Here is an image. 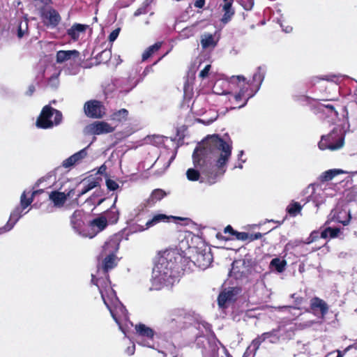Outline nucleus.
Listing matches in <instances>:
<instances>
[{
	"instance_id": "nucleus-1",
	"label": "nucleus",
	"mask_w": 357,
	"mask_h": 357,
	"mask_svg": "<svg viewBox=\"0 0 357 357\" xmlns=\"http://www.w3.org/2000/svg\"><path fill=\"white\" fill-rule=\"evenodd\" d=\"M231 151L230 139L226 140L218 135L207 136L192 154L194 165L199 169L202 176L198 170L190 168L186 172L187 178L190 181L214 184L225 174Z\"/></svg>"
},
{
	"instance_id": "nucleus-2",
	"label": "nucleus",
	"mask_w": 357,
	"mask_h": 357,
	"mask_svg": "<svg viewBox=\"0 0 357 357\" xmlns=\"http://www.w3.org/2000/svg\"><path fill=\"white\" fill-rule=\"evenodd\" d=\"M117 264L116 255H105L102 266H98L96 275H91V282L99 289L102 299L119 329L126 333V328L132 324L128 319V311L116 296L111 287L108 272Z\"/></svg>"
},
{
	"instance_id": "nucleus-3",
	"label": "nucleus",
	"mask_w": 357,
	"mask_h": 357,
	"mask_svg": "<svg viewBox=\"0 0 357 357\" xmlns=\"http://www.w3.org/2000/svg\"><path fill=\"white\" fill-rule=\"evenodd\" d=\"M190 260L179 253L172 250L165 252L155 265L152 271V287L151 290H159L164 286H172L178 280L181 271H185L184 263Z\"/></svg>"
},
{
	"instance_id": "nucleus-4",
	"label": "nucleus",
	"mask_w": 357,
	"mask_h": 357,
	"mask_svg": "<svg viewBox=\"0 0 357 357\" xmlns=\"http://www.w3.org/2000/svg\"><path fill=\"white\" fill-rule=\"evenodd\" d=\"M136 342L142 346L152 348L158 351L164 356L171 355L172 357H181L174 344L162 337L157 336V343H155V333L152 328L143 324L135 326Z\"/></svg>"
},
{
	"instance_id": "nucleus-5",
	"label": "nucleus",
	"mask_w": 357,
	"mask_h": 357,
	"mask_svg": "<svg viewBox=\"0 0 357 357\" xmlns=\"http://www.w3.org/2000/svg\"><path fill=\"white\" fill-rule=\"evenodd\" d=\"M166 192L162 189H155L151 192L149 197L145 200V202L139 205L136 209H135V221L130 226V229L133 232H141L144 231L155 225L158 224L160 222H167L169 219V217L164 214H157L155 215L152 218L148 220L144 225H142L139 223L142 220L141 215L144 214H141L142 211H144V208L146 207H152L154 206L158 202L160 201L166 196Z\"/></svg>"
},
{
	"instance_id": "nucleus-6",
	"label": "nucleus",
	"mask_w": 357,
	"mask_h": 357,
	"mask_svg": "<svg viewBox=\"0 0 357 357\" xmlns=\"http://www.w3.org/2000/svg\"><path fill=\"white\" fill-rule=\"evenodd\" d=\"M197 329L202 333L197 337L195 343L201 349L202 357H218V344H222L217 340L211 330V326L206 321L198 323Z\"/></svg>"
},
{
	"instance_id": "nucleus-7",
	"label": "nucleus",
	"mask_w": 357,
	"mask_h": 357,
	"mask_svg": "<svg viewBox=\"0 0 357 357\" xmlns=\"http://www.w3.org/2000/svg\"><path fill=\"white\" fill-rule=\"evenodd\" d=\"M193 255L188 259L189 263H184L185 270L187 267L190 268V264L198 266L202 269L208 268L213 261V256L211 252V248L202 244L200 247L193 248Z\"/></svg>"
},
{
	"instance_id": "nucleus-8",
	"label": "nucleus",
	"mask_w": 357,
	"mask_h": 357,
	"mask_svg": "<svg viewBox=\"0 0 357 357\" xmlns=\"http://www.w3.org/2000/svg\"><path fill=\"white\" fill-rule=\"evenodd\" d=\"M62 120V114L60 111L49 105L43 107L40 115L37 119L36 126L40 128L47 129L60 124Z\"/></svg>"
},
{
	"instance_id": "nucleus-9",
	"label": "nucleus",
	"mask_w": 357,
	"mask_h": 357,
	"mask_svg": "<svg viewBox=\"0 0 357 357\" xmlns=\"http://www.w3.org/2000/svg\"><path fill=\"white\" fill-rule=\"evenodd\" d=\"M344 135L340 131L333 130L327 135H323L318 144L321 150L336 151L343 147Z\"/></svg>"
},
{
	"instance_id": "nucleus-10",
	"label": "nucleus",
	"mask_w": 357,
	"mask_h": 357,
	"mask_svg": "<svg viewBox=\"0 0 357 357\" xmlns=\"http://www.w3.org/2000/svg\"><path fill=\"white\" fill-rule=\"evenodd\" d=\"M85 214L82 211L76 210L70 217V225L75 233L82 237L92 238L96 236L95 232H89L88 227L84 225Z\"/></svg>"
},
{
	"instance_id": "nucleus-11",
	"label": "nucleus",
	"mask_w": 357,
	"mask_h": 357,
	"mask_svg": "<svg viewBox=\"0 0 357 357\" xmlns=\"http://www.w3.org/2000/svg\"><path fill=\"white\" fill-rule=\"evenodd\" d=\"M266 74V68L264 66H259L256 69V71L252 75V80H250L246 82L248 85L247 88L250 91L248 97L245 99L244 103L238 107H243L248 102V100L253 97L257 91L259 90L261 85L264 79Z\"/></svg>"
},
{
	"instance_id": "nucleus-12",
	"label": "nucleus",
	"mask_w": 357,
	"mask_h": 357,
	"mask_svg": "<svg viewBox=\"0 0 357 357\" xmlns=\"http://www.w3.org/2000/svg\"><path fill=\"white\" fill-rule=\"evenodd\" d=\"M219 84V82L215 83L213 86V91L217 94H227L229 95V101L231 103V106L230 107L231 109L238 108V106L243 105L245 100V99L248 97L250 91L248 88L241 87L239 92L236 94H231V93H225L224 91H220L218 89Z\"/></svg>"
},
{
	"instance_id": "nucleus-13",
	"label": "nucleus",
	"mask_w": 357,
	"mask_h": 357,
	"mask_svg": "<svg viewBox=\"0 0 357 357\" xmlns=\"http://www.w3.org/2000/svg\"><path fill=\"white\" fill-rule=\"evenodd\" d=\"M84 111L86 116L92 119H102L106 113L104 105L96 100L86 102L84 105Z\"/></svg>"
},
{
	"instance_id": "nucleus-14",
	"label": "nucleus",
	"mask_w": 357,
	"mask_h": 357,
	"mask_svg": "<svg viewBox=\"0 0 357 357\" xmlns=\"http://www.w3.org/2000/svg\"><path fill=\"white\" fill-rule=\"evenodd\" d=\"M114 128L105 121H95L86 126L84 133L87 135H100L111 133Z\"/></svg>"
},
{
	"instance_id": "nucleus-15",
	"label": "nucleus",
	"mask_w": 357,
	"mask_h": 357,
	"mask_svg": "<svg viewBox=\"0 0 357 357\" xmlns=\"http://www.w3.org/2000/svg\"><path fill=\"white\" fill-rule=\"evenodd\" d=\"M312 188V192L311 195L307 198L306 202L312 201L317 208H319L320 205L324 203L325 199L328 195L333 196V193H328L327 191L331 189V188H322L321 187H317L316 188L314 186H308L307 190Z\"/></svg>"
},
{
	"instance_id": "nucleus-16",
	"label": "nucleus",
	"mask_w": 357,
	"mask_h": 357,
	"mask_svg": "<svg viewBox=\"0 0 357 357\" xmlns=\"http://www.w3.org/2000/svg\"><path fill=\"white\" fill-rule=\"evenodd\" d=\"M351 219L349 213L345 210L335 209L331 211L328 217V220L325 225H328L331 222H336L347 225L349 224Z\"/></svg>"
},
{
	"instance_id": "nucleus-17",
	"label": "nucleus",
	"mask_w": 357,
	"mask_h": 357,
	"mask_svg": "<svg viewBox=\"0 0 357 357\" xmlns=\"http://www.w3.org/2000/svg\"><path fill=\"white\" fill-rule=\"evenodd\" d=\"M41 17L46 25L54 28L56 27L61 21V17L59 13L54 8H47L41 11Z\"/></svg>"
},
{
	"instance_id": "nucleus-18",
	"label": "nucleus",
	"mask_w": 357,
	"mask_h": 357,
	"mask_svg": "<svg viewBox=\"0 0 357 357\" xmlns=\"http://www.w3.org/2000/svg\"><path fill=\"white\" fill-rule=\"evenodd\" d=\"M239 293V289L237 287H229L222 291L218 298V303L220 307H225L226 304L235 300L236 296Z\"/></svg>"
},
{
	"instance_id": "nucleus-19",
	"label": "nucleus",
	"mask_w": 357,
	"mask_h": 357,
	"mask_svg": "<svg viewBox=\"0 0 357 357\" xmlns=\"http://www.w3.org/2000/svg\"><path fill=\"white\" fill-rule=\"evenodd\" d=\"M138 81L132 77L121 78L115 80L114 86L120 93H128L138 84Z\"/></svg>"
},
{
	"instance_id": "nucleus-20",
	"label": "nucleus",
	"mask_w": 357,
	"mask_h": 357,
	"mask_svg": "<svg viewBox=\"0 0 357 357\" xmlns=\"http://www.w3.org/2000/svg\"><path fill=\"white\" fill-rule=\"evenodd\" d=\"M120 239L117 236L109 238L103 245L102 255H116V252L119 248Z\"/></svg>"
},
{
	"instance_id": "nucleus-21",
	"label": "nucleus",
	"mask_w": 357,
	"mask_h": 357,
	"mask_svg": "<svg viewBox=\"0 0 357 357\" xmlns=\"http://www.w3.org/2000/svg\"><path fill=\"white\" fill-rule=\"evenodd\" d=\"M89 146L90 144L64 160L62 166L65 168H69L81 162L87 155V149Z\"/></svg>"
},
{
	"instance_id": "nucleus-22",
	"label": "nucleus",
	"mask_w": 357,
	"mask_h": 357,
	"mask_svg": "<svg viewBox=\"0 0 357 357\" xmlns=\"http://www.w3.org/2000/svg\"><path fill=\"white\" fill-rule=\"evenodd\" d=\"M22 210L23 209L22 208L17 206L12 211L6 225L4 227L0 228V234L7 232L13 228L15 225L22 217Z\"/></svg>"
},
{
	"instance_id": "nucleus-23",
	"label": "nucleus",
	"mask_w": 357,
	"mask_h": 357,
	"mask_svg": "<svg viewBox=\"0 0 357 357\" xmlns=\"http://www.w3.org/2000/svg\"><path fill=\"white\" fill-rule=\"evenodd\" d=\"M75 188H72L67 193L65 192L53 191L50 194V199L54 203L56 206H62L67 197L73 195Z\"/></svg>"
},
{
	"instance_id": "nucleus-24",
	"label": "nucleus",
	"mask_w": 357,
	"mask_h": 357,
	"mask_svg": "<svg viewBox=\"0 0 357 357\" xmlns=\"http://www.w3.org/2000/svg\"><path fill=\"white\" fill-rule=\"evenodd\" d=\"M310 309L315 315H317V310L320 311L321 317H324L328 311L327 303L318 297H314L310 300Z\"/></svg>"
},
{
	"instance_id": "nucleus-25",
	"label": "nucleus",
	"mask_w": 357,
	"mask_h": 357,
	"mask_svg": "<svg viewBox=\"0 0 357 357\" xmlns=\"http://www.w3.org/2000/svg\"><path fill=\"white\" fill-rule=\"evenodd\" d=\"M79 56V52L77 50H59L56 54V61L58 63L73 60L76 61Z\"/></svg>"
},
{
	"instance_id": "nucleus-26",
	"label": "nucleus",
	"mask_w": 357,
	"mask_h": 357,
	"mask_svg": "<svg viewBox=\"0 0 357 357\" xmlns=\"http://www.w3.org/2000/svg\"><path fill=\"white\" fill-rule=\"evenodd\" d=\"M107 225V222L105 217L102 215L94 220H93L88 227L89 232H95L96 235L105 229Z\"/></svg>"
},
{
	"instance_id": "nucleus-27",
	"label": "nucleus",
	"mask_w": 357,
	"mask_h": 357,
	"mask_svg": "<svg viewBox=\"0 0 357 357\" xmlns=\"http://www.w3.org/2000/svg\"><path fill=\"white\" fill-rule=\"evenodd\" d=\"M278 332L279 328L273 329L269 332L264 333L261 335H258L255 339L257 341L259 345H261L262 342L267 340L269 341V342L275 344L277 343L280 340Z\"/></svg>"
},
{
	"instance_id": "nucleus-28",
	"label": "nucleus",
	"mask_w": 357,
	"mask_h": 357,
	"mask_svg": "<svg viewBox=\"0 0 357 357\" xmlns=\"http://www.w3.org/2000/svg\"><path fill=\"white\" fill-rule=\"evenodd\" d=\"M87 28L88 25L75 23L67 30V34L72 40L76 41L79 39L80 35L85 32Z\"/></svg>"
},
{
	"instance_id": "nucleus-29",
	"label": "nucleus",
	"mask_w": 357,
	"mask_h": 357,
	"mask_svg": "<svg viewBox=\"0 0 357 357\" xmlns=\"http://www.w3.org/2000/svg\"><path fill=\"white\" fill-rule=\"evenodd\" d=\"M116 201L117 197H115L114 202L110 208L106 211L102 215L103 217L106 218L107 222H109L112 224L116 223L119 218V212L116 208Z\"/></svg>"
},
{
	"instance_id": "nucleus-30",
	"label": "nucleus",
	"mask_w": 357,
	"mask_h": 357,
	"mask_svg": "<svg viewBox=\"0 0 357 357\" xmlns=\"http://www.w3.org/2000/svg\"><path fill=\"white\" fill-rule=\"evenodd\" d=\"M185 314L183 308H174L169 310L166 314L165 319L167 321H178L182 319Z\"/></svg>"
},
{
	"instance_id": "nucleus-31",
	"label": "nucleus",
	"mask_w": 357,
	"mask_h": 357,
	"mask_svg": "<svg viewBox=\"0 0 357 357\" xmlns=\"http://www.w3.org/2000/svg\"><path fill=\"white\" fill-rule=\"evenodd\" d=\"M222 10L224 12V15L221 19V22L223 24H227L231 20L232 16L234 15V10L232 8L231 1L225 3L222 7Z\"/></svg>"
},
{
	"instance_id": "nucleus-32",
	"label": "nucleus",
	"mask_w": 357,
	"mask_h": 357,
	"mask_svg": "<svg viewBox=\"0 0 357 357\" xmlns=\"http://www.w3.org/2000/svg\"><path fill=\"white\" fill-rule=\"evenodd\" d=\"M201 45L204 49L214 47L217 45V41L211 33H204L201 37Z\"/></svg>"
},
{
	"instance_id": "nucleus-33",
	"label": "nucleus",
	"mask_w": 357,
	"mask_h": 357,
	"mask_svg": "<svg viewBox=\"0 0 357 357\" xmlns=\"http://www.w3.org/2000/svg\"><path fill=\"white\" fill-rule=\"evenodd\" d=\"M347 173V172L341 169H331L323 172L320 176V178L322 181H328L339 174Z\"/></svg>"
},
{
	"instance_id": "nucleus-34",
	"label": "nucleus",
	"mask_w": 357,
	"mask_h": 357,
	"mask_svg": "<svg viewBox=\"0 0 357 357\" xmlns=\"http://www.w3.org/2000/svg\"><path fill=\"white\" fill-rule=\"evenodd\" d=\"M340 233V229L337 227H328L321 232V238H327L337 237Z\"/></svg>"
},
{
	"instance_id": "nucleus-35",
	"label": "nucleus",
	"mask_w": 357,
	"mask_h": 357,
	"mask_svg": "<svg viewBox=\"0 0 357 357\" xmlns=\"http://www.w3.org/2000/svg\"><path fill=\"white\" fill-rule=\"evenodd\" d=\"M39 192H43V190H35L31 193V196L30 198H26V192L24 191L20 197V208L22 209H25L27 208L33 202V198L36 194Z\"/></svg>"
},
{
	"instance_id": "nucleus-36",
	"label": "nucleus",
	"mask_w": 357,
	"mask_h": 357,
	"mask_svg": "<svg viewBox=\"0 0 357 357\" xmlns=\"http://www.w3.org/2000/svg\"><path fill=\"white\" fill-rule=\"evenodd\" d=\"M196 33V25L193 24L190 26H187L181 30L178 34V38L185 40L193 36Z\"/></svg>"
},
{
	"instance_id": "nucleus-37",
	"label": "nucleus",
	"mask_w": 357,
	"mask_h": 357,
	"mask_svg": "<svg viewBox=\"0 0 357 357\" xmlns=\"http://www.w3.org/2000/svg\"><path fill=\"white\" fill-rule=\"evenodd\" d=\"M128 115V111L126 109H121L118 111L114 112L110 116V119L112 121L121 122L127 119Z\"/></svg>"
},
{
	"instance_id": "nucleus-38",
	"label": "nucleus",
	"mask_w": 357,
	"mask_h": 357,
	"mask_svg": "<svg viewBox=\"0 0 357 357\" xmlns=\"http://www.w3.org/2000/svg\"><path fill=\"white\" fill-rule=\"evenodd\" d=\"M259 344L254 339L245 350L243 357H255L257 351L259 348Z\"/></svg>"
},
{
	"instance_id": "nucleus-39",
	"label": "nucleus",
	"mask_w": 357,
	"mask_h": 357,
	"mask_svg": "<svg viewBox=\"0 0 357 357\" xmlns=\"http://www.w3.org/2000/svg\"><path fill=\"white\" fill-rule=\"evenodd\" d=\"M270 266L272 268H274L278 273H282L285 269L287 262L284 259H280V258H274L271 260Z\"/></svg>"
},
{
	"instance_id": "nucleus-40",
	"label": "nucleus",
	"mask_w": 357,
	"mask_h": 357,
	"mask_svg": "<svg viewBox=\"0 0 357 357\" xmlns=\"http://www.w3.org/2000/svg\"><path fill=\"white\" fill-rule=\"evenodd\" d=\"M161 47L160 43H156L153 45L149 47L142 54V61H146L156 52Z\"/></svg>"
},
{
	"instance_id": "nucleus-41",
	"label": "nucleus",
	"mask_w": 357,
	"mask_h": 357,
	"mask_svg": "<svg viewBox=\"0 0 357 357\" xmlns=\"http://www.w3.org/2000/svg\"><path fill=\"white\" fill-rule=\"evenodd\" d=\"M303 208L298 202H293L287 208V213L291 216H296L299 213Z\"/></svg>"
},
{
	"instance_id": "nucleus-42",
	"label": "nucleus",
	"mask_w": 357,
	"mask_h": 357,
	"mask_svg": "<svg viewBox=\"0 0 357 357\" xmlns=\"http://www.w3.org/2000/svg\"><path fill=\"white\" fill-rule=\"evenodd\" d=\"M28 33V22L27 20L21 21L18 24L17 28V37L19 38H23Z\"/></svg>"
},
{
	"instance_id": "nucleus-43",
	"label": "nucleus",
	"mask_w": 357,
	"mask_h": 357,
	"mask_svg": "<svg viewBox=\"0 0 357 357\" xmlns=\"http://www.w3.org/2000/svg\"><path fill=\"white\" fill-rule=\"evenodd\" d=\"M100 181V180L98 178H88L87 180H84L83 181V184H85L87 189L90 191L91 190L99 185Z\"/></svg>"
},
{
	"instance_id": "nucleus-44",
	"label": "nucleus",
	"mask_w": 357,
	"mask_h": 357,
	"mask_svg": "<svg viewBox=\"0 0 357 357\" xmlns=\"http://www.w3.org/2000/svg\"><path fill=\"white\" fill-rule=\"evenodd\" d=\"M60 73L52 75L48 79L47 85L52 89H56L59 85V76Z\"/></svg>"
},
{
	"instance_id": "nucleus-45",
	"label": "nucleus",
	"mask_w": 357,
	"mask_h": 357,
	"mask_svg": "<svg viewBox=\"0 0 357 357\" xmlns=\"http://www.w3.org/2000/svg\"><path fill=\"white\" fill-rule=\"evenodd\" d=\"M303 243V241L301 240H298V239H295V240H293V241H290L289 242H288L285 247H284V250H287V251H289L291 250H293L294 248L298 247V246H300Z\"/></svg>"
},
{
	"instance_id": "nucleus-46",
	"label": "nucleus",
	"mask_w": 357,
	"mask_h": 357,
	"mask_svg": "<svg viewBox=\"0 0 357 357\" xmlns=\"http://www.w3.org/2000/svg\"><path fill=\"white\" fill-rule=\"evenodd\" d=\"M347 198L349 201L357 202V186L352 188L347 194Z\"/></svg>"
},
{
	"instance_id": "nucleus-47",
	"label": "nucleus",
	"mask_w": 357,
	"mask_h": 357,
	"mask_svg": "<svg viewBox=\"0 0 357 357\" xmlns=\"http://www.w3.org/2000/svg\"><path fill=\"white\" fill-rule=\"evenodd\" d=\"M106 185L107 188L112 191L116 190L119 188V184L112 179H107L106 181Z\"/></svg>"
},
{
	"instance_id": "nucleus-48",
	"label": "nucleus",
	"mask_w": 357,
	"mask_h": 357,
	"mask_svg": "<svg viewBox=\"0 0 357 357\" xmlns=\"http://www.w3.org/2000/svg\"><path fill=\"white\" fill-rule=\"evenodd\" d=\"M149 6L148 3H144L141 7H139L137 10L135 12L134 15L135 16H139L142 14H146L147 12V7Z\"/></svg>"
},
{
	"instance_id": "nucleus-49",
	"label": "nucleus",
	"mask_w": 357,
	"mask_h": 357,
	"mask_svg": "<svg viewBox=\"0 0 357 357\" xmlns=\"http://www.w3.org/2000/svg\"><path fill=\"white\" fill-rule=\"evenodd\" d=\"M120 32V29L117 28L114 29L109 36V42H114L118 37Z\"/></svg>"
},
{
	"instance_id": "nucleus-50",
	"label": "nucleus",
	"mask_w": 357,
	"mask_h": 357,
	"mask_svg": "<svg viewBox=\"0 0 357 357\" xmlns=\"http://www.w3.org/2000/svg\"><path fill=\"white\" fill-rule=\"evenodd\" d=\"M211 67V65H206L204 67V68L202 70H201V72L199 73V77L202 79L206 78L208 75Z\"/></svg>"
},
{
	"instance_id": "nucleus-51",
	"label": "nucleus",
	"mask_w": 357,
	"mask_h": 357,
	"mask_svg": "<svg viewBox=\"0 0 357 357\" xmlns=\"http://www.w3.org/2000/svg\"><path fill=\"white\" fill-rule=\"evenodd\" d=\"M320 109L322 111H324V109H328V111L331 112H334L335 116H337V112L335 110L334 107L332 105H321L320 106Z\"/></svg>"
},
{
	"instance_id": "nucleus-52",
	"label": "nucleus",
	"mask_w": 357,
	"mask_h": 357,
	"mask_svg": "<svg viewBox=\"0 0 357 357\" xmlns=\"http://www.w3.org/2000/svg\"><path fill=\"white\" fill-rule=\"evenodd\" d=\"M238 264L237 261H234L233 262L232 264V267H231V269L230 271V275H234L235 278H238V271H236V264Z\"/></svg>"
},
{
	"instance_id": "nucleus-53",
	"label": "nucleus",
	"mask_w": 357,
	"mask_h": 357,
	"mask_svg": "<svg viewBox=\"0 0 357 357\" xmlns=\"http://www.w3.org/2000/svg\"><path fill=\"white\" fill-rule=\"evenodd\" d=\"M310 236L313 240V242L316 241L317 239L321 238V233L319 231L314 230L311 232Z\"/></svg>"
},
{
	"instance_id": "nucleus-54",
	"label": "nucleus",
	"mask_w": 357,
	"mask_h": 357,
	"mask_svg": "<svg viewBox=\"0 0 357 357\" xmlns=\"http://www.w3.org/2000/svg\"><path fill=\"white\" fill-rule=\"evenodd\" d=\"M234 235L239 240H246L247 238H248V233H245V232H238V231H236Z\"/></svg>"
},
{
	"instance_id": "nucleus-55",
	"label": "nucleus",
	"mask_w": 357,
	"mask_h": 357,
	"mask_svg": "<svg viewBox=\"0 0 357 357\" xmlns=\"http://www.w3.org/2000/svg\"><path fill=\"white\" fill-rule=\"evenodd\" d=\"M135 351V344H132L131 346H129L127 347V349H126V353L129 356H132L134 354Z\"/></svg>"
},
{
	"instance_id": "nucleus-56",
	"label": "nucleus",
	"mask_w": 357,
	"mask_h": 357,
	"mask_svg": "<svg viewBox=\"0 0 357 357\" xmlns=\"http://www.w3.org/2000/svg\"><path fill=\"white\" fill-rule=\"evenodd\" d=\"M205 0H197L195 2V6L198 8H202L204 6Z\"/></svg>"
},
{
	"instance_id": "nucleus-57",
	"label": "nucleus",
	"mask_w": 357,
	"mask_h": 357,
	"mask_svg": "<svg viewBox=\"0 0 357 357\" xmlns=\"http://www.w3.org/2000/svg\"><path fill=\"white\" fill-rule=\"evenodd\" d=\"M225 233H229L232 235H234L236 231L233 229V228L230 225H228L225 229Z\"/></svg>"
},
{
	"instance_id": "nucleus-58",
	"label": "nucleus",
	"mask_w": 357,
	"mask_h": 357,
	"mask_svg": "<svg viewBox=\"0 0 357 357\" xmlns=\"http://www.w3.org/2000/svg\"><path fill=\"white\" fill-rule=\"evenodd\" d=\"M84 185V187L82 189V190L77 194V197H81L82 195L86 194V192H88L89 191V190L87 189V188L86 187L85 184H83Z\"/></svg>"
},
{
	"instance_id": "nucleus-59",
	"label": "nucleus",
	"mask_w": 357,
	"mask_h": 357,
	"mask_svg": "<svg viewBox=\"0 0 357 357\" xmlns=\"http://www.w3.org/2000/svg\"><path fill=\"white\" fill-rule=\"evenodd\" d=\"M175 156H176V154H174L168 160V162H167L164 169H163V172H165L170 165V164L172 162V161L174 160L175 158Z\"/></svg>"
},
{
	"instance_id": "nucleus-60",
	"label": "nucleus",
	"mask_w": 357,
	"mask_h": 357,
	"mask_svg": "<svg viewBox=\"0 0 357 357\" xmlns=\"http://www.w3.org/2000/svg\"><path fill=\"white\" fill-rule=\"evenodd\" d=\"M175 156H176V154H174L168 160V162H167L164 169H163V172H165L170 165V164L172 162V161L174 160L175 158Z\"/></svg>"
},
{
	"instance_id": "nucleus-61",
	"label": "nucleus",
	"mask_w": 357,
	"mask_h": 357,
	"mask_svg": "<svg viewBox=\"0 0 357 357\" xmlns=\"http://www.w3.org/2000/svg\"><path fill=\"white\" fill-rule=\"evenodd\" d=\"M280 26L282 27L283 31H284L285 33H290L293 29L291 26H287L284 27L282 24H280Z\"/></svg>"
},
{
	"instance_id": "nucleus-62",
	"label": "nucleus",
	"mask_w": 357,
	"mask_h": 357,
	"mask_svg": "<svg viewBox=\"0 0 357 357\" xmlns=\"http://www.w3.org/2000/svg\"><path fill=\"white\" fill-rule=\"evenodd\" d=\"M313 243V240L311 238V237L309 236L305 241H303L302 244H310Z\"/></svg>"
},
{
	"instance_id": "nucleus-63",
	"label": "nucleus",
	"mask_w": 357,
	"mask_h": 357,
	"mask_svg": "<svg viewBox=\"0 0 357 357\" xmlns=\"http://www.w3.org/2000/svg\"><path fill=\"white\" fill-rule=\"evenodd\" d=\"M236 78L239 82H245L246 80V78L243 75H238L236 77Z\"/></svg>"
},
{
	"instance_id": "nucleus-64",
	"label": "nucleus",
	"mask_w": 357,
	"mask_h": 357,
	"mask_svg": "<svg viewBox=\"0 0 357 357\" xmlns=\"http://www.w3.org/2000/svg\"><path fill=\"white\" fill-rule=\"evenodd\" d=\"M223 351L226 357H232L225 347L222 346Z\"/></svg>"
}]
</instances>
